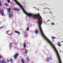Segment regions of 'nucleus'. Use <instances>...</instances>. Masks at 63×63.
<instances>
[{"label":"nucleus","instance_id":"nucleus-33","mask_svg":"<svg viewBox=\"0 0 63 63\" xmlns=\"http://www.w3.org/2000/svg\"><path fill=\"white\" fill-rule=\"evenodd\" d=\"M47 9V8H44V9Z\"/></svg>","mask_w":63,"mask_h":63},{"label":"nucleus","instance_id":"nucleus-36","mask_svg":"<svg viewBox=\"0 0 63 63\" xmlns=\"http://www.w3.org/2000/svg\"><path fill=\"white\" fill-rule=\"evenodd\" d=\"M34 8H35V7H34Z\"/></svg>","mask_w":63,"mask_h":63},{"label":"nucleus","instance_id":"nucleus-37","mask_svg":"<svg viewBox=\"0 0 63 63\" xmlns=\"http://www.w3.org/2000/svg\"><path fill=\"white\" fill-rule=\"evenodd\" d=\"M38 10L39 11V9H38Z\"/></svg>","mask_w":63,"mask_h":63},{"label":"nucleus","instance_id":"nucleus-26","mask_svg":"<svg viewBox=\"0 0 63 63\" xmlns=\"http://www.w3.org/2000/svg\"><path fill=\"white\" fill-rule=\"evenodd\" d=\"M2 29V27H0V29Z\"/></svg>","mask_w":63,"mask_h":63},{"label":"nucleus","instance_id":"nucleus-13","mask_svg":"<svg viewBox=\"0 0 63 63\" xmlns=\"http://www.w3.org/2000/svg\"><path fill=\"white\" fill-rule=\"evenodd\" d=\"M28 52V50L26 49H25V53H26V54H27V52Z\"/></svg>","mask_w":63,"mask_h":63},{"label":"nucleus","instance_id":"nucleus-35","mask_svg":"<svg viewBox=\"0 0 63 63\" xmlns=\"http://www.w3.org/2000/svg\"><path fill=\"white\" fill-rule=\"evenodd\" d=\"M50 13H51V12H50Z\"/></svg>","mask_w":63,"mask_h":63},{"label":"nucleus","instance_id":"nucleus-23","mask_svg":"<svg viewBox=\"0 0 63 63\" xmlns=\"http://www.w3.org/2000/svg\"><path fill=\"white\" fill-rule=\"evenodd\" d=\"M47 62H49V58H47Z\"/></svg>","mask_w":63,"mask_h":63},{"label":"nucleus","instance_id":"nucleus-6","mask_svg":"<svg viewBox=\"0 0 63 63\" xmlns=\"http://www.w3.org/2000/svg\"><path fill=\"white\" fill-rule=\"evenodd\" d=\"M13 46V43H10L9 44V47H10V49H11V48L10 47H12V46Z\"/></svg>","mask_w":63,"mask_h":63},{"label":"nucleus","instance_id":"nucleus-12","mask_svg":"<svg viewBox=\"0 0 63 63\" xmlns=\"http://www.w3.org/2000/svg\"><path fill=\"white\" fill-rule=\"evenodd\" d=\"M35 32L36 34H38V33H39L38 30H36L35 31Z\"/></svg>","mask_w":63,"mask_h":63},{"label":"nucleus","instance_id":"nucleus-14","mask_svg":"<svg viewBox=\"0 0 63 63\" xmlns=\"http://www.w3.org/2000/svg\"><path fill=\"white\" fill-rule=\"evenodd\" d=\"M23 46L24 48L26 47V44H25V43H24Z\"/></svg>","mask_w":63,"mask_h":63},{"label":"nucleus","instance_id":"nucleus-15","mask_svg":"<svg viewBox=\"0 0 63 63\" xmlns=\"http://www.w3.org/2000/svg\"><path fill=\"white\" fill-rule=\"evenodd\" d=\"M21 61L22 63H24V60L23 59H21Z\"/></svg>","mask_w":63,"mask_h":63},{"label":"nucleus","instance_id":"nucleus-19","mask_svg":"<svg viewBox=\"0 0 63 63\" xmlns=\"http://www.w3.org/2000/svg\"><path fill=\"white\" fill-rule=\"evenodd\" d=\"M2 6V4H1V2L0 1V7Z\"/></svg>","mask_w":63,"mask_h":63},{"label":"nucleus","instance_id":"nucleus-21","mask_svg":"<svg viewBox=\"0 0 63 63\" xmlns=\"http://www.w3.org/2000/svg\"><path fill=\"white\" fill-rule=\"evenodd\" d=\"M2 28H4L5 27V26L4 25V26H2Z\"/></svg>","mask_w":63,"mask_h":63},{"label":"nucleus","instance_id":"nucleus-29","mask_svg":"<svg viewBox=\"0 0 63 63\" xmlns=\"http://www.w3.org/2000/svg\"><path fill=\"white\" fill-rule=\"evenodd\" d=\"M47 9H49V11H50V9L48 8H47Z\"/></svg>","mask_w":63,"mask_h":63},{"label":"nucleus","instance_id":"nucleus-20","mask_svg":"<svg viewBox=\"0 0 63 63\" xmlns=\"http://www.w3.org/2000/svg\"><path fill=\"white\" fill-rule=\"evenodd\" d=\"M5 6H6L7 7H8V5H7V3H5Z\"/></svg>","mask_w":63,"mask_h":63},{"label":"nucleus","instance_id":"nucleus-9","mask_svg":"<svg viewBox=\"0 0 63 63\" xmlns=\"http://www.w3.org/2000/svg\"><path fill=\"white\" fill-rule=\"evenodd\" d=\"M14 10H16V11H19V9L17 8H14Z\"/></svg>","mask_w":63,"mask_h":63},{"label":"nucleus","instance_id":"nucleus-32","mask_svg":"<svg viewBox=\"0 0 63 63\" xmlns=\"http://www.w3.org/2000/svg\"><path fill=\"white\" fill-rule=\"evenodd\" d=\"M44 23H45V21H44Z\"/></svg>","mask_w":63,"mask_h":63},{"label":"nucleus","instance_id":"nucleus-10","mask_svg":"<svg viewBox=\"0 0 63 63\" xmlns=\"http://www.w3.org/2000/svg\"><path fill=\"white\" fill-rule=\"evenodd\" d=\"M7 11L8 12L9 14L10 13V12H11V9H10V8H9L7 9Z\"/></svg>","mask_w":63,"mask_h":63},{"label":"nucleus","instance_id":"nucleus-1","mask_svg":"<svg viewBox=\"0 0 63 63\" xmlns=\"http://www.w3.org/2000/svg\"><path fill=\"white\" fill-rule=\"evenodd\" d=\"M13 0L15 1V2H16V4H17V5H18V6H19V7H20V8H21V9H22V10L23 12L24 13V14L27 15V12L26 11H25V10H24V9L22 7V5H21V4H20L16 0Z\"/></svg>","mask_w":63,"mask_h":63},{"label":"nucleus","instance_id":"nucleus-18","mask_svg":"<svg viewBox=\"0 0 63 63\" xmlns=\"http://www.w3.org/2000/svg\"><path fill=\"white\" fill-rule=\"evenodd\" d=\"M7 1L8 3H10V0H7Z\"/></svg>","mask_w":63,"mask_h":63},{"label":"nucleus","instance_id":"nucleus-11","mask_svg":"<svg viewBox=\"0 0 63 63\" xmlns=\"http://www.w3.org/2000/svg\"><path fill=\"white\" fill-rule=\"evenodd\" d=\"M4 10H1V9H0V13H4Z\"/></svg>","mask_w":63,"mask_h":63},{"label":"nucleus","instance_id":"nucleus-24","mask_svg":"<svg viewBox=\"0 0 63 63\" xmlns=\"http://www.w3.org/2000/svg\"><path fill=\"white\" fill-rule=\"evenodd\" d=\"M51 24H52V25H54V24L53 22H52Z\"/></svg>","mask_w":63,"mask_h":63},{"label":"nucleus","instance_id":"nucleus-7","mask_svg":"<svg viewBox=\"0 0 63 63\" xmlns=\"http://www.w3.org/2000/svg\"><path fill=\"white\" fill-rule=\"evenodd\" d=\"M15 32L16 33H17L18 34H20V32L18 31H15Z\"/></svg>","mask_w":63,"mask_h":63},{"label":"nucleus","instance_id":"nucleus-25","mask_svg":"<svg viewBox=\"0 0 63 63\" xmlns=\"http://www.w3.org/2000/svg\"><path fill=\"white\" fill-rule=\"evenodd\" d=\"M27 60H28V61H29V59L28 58V57L27 58Z\"/></svg>","mask_w":63,"mask_h":63},{"label":"nucleus","instance_id":"nucleus-3","mask_svg":"<svg viewBox=\"0 0 63 63\" xmlns=\"http://www.w3.org/2000/svg\"><path fill=\"white\" fill-rule=\"evenodd\" d=\"M0 63H6V61L4 60H1L0 61Z\"/></svg>","mask_w":63,"mask_h":63},{"label":"nucleus","instance_id":"nucleus-16","mask_svg":"<svg viewBox=\"0 0 63 63\" xmlns=\"http://www.w3.org/2000/svg\"><path fill=\"white\" fill-rule=\"evenodd\" d=\"M29 28L28 27L27 28V29L26 30V31H28L29 30Z\"/></svg>","mask_w":63,"mask_h":63},{"label":"nucleus","instance_id":"nucleus-5","mask_svg":"<svg viewBox=\"0 0 63 63\" xmlns=\"http://www.w3.org/2000/svg\"><path fill=\"white\" fill-rule=\"evenodd\" d=\"M57 45H58V46H59V47L61 46V43H60V42H58L57 43Z\"/></svg>","mask_w":63,"mask_h":63},{"label":"nucleus","instance_id":"nucleus-31","mask_svg":"<svg viewBox=\"0 0 63 63\" xmlns=\"http://www.w3.org/2000/svg\"><path fill=\"white\" fill-rule=\"evenodd\" d=\"M49 59H50V60H51V58H50Z\"/></svg>","mask_w":63,"mask_h":63},{"label":"nucleus","instance_id":"nucleus-8","mask_svg":"<svg viewBox=\"0 0 63 63\" xmlns=\"http://www.w3.org/2000/svg\"><path fill=\"white\" fill-rule=\"evenodd\" d=\"M10 62H11L12 63L13 62V58H10Z\"/></svg>","mask_w":63,"mask_h":63},{"label":"nucleus","instance_id":"nucleus-27","mask_svg":"<svg viewBox=\"0 0 63 63\" xmlns=\"http://www.w3.org/2000/svg\"><path fill=\"white\" fill-rule=\"evenodd\" d=\"M10 61L9 60H7V62H10Z\"/></svg>","mask_w":63,"mask_h":63},{"label":"nucleus","instance_id":"nucleus-28","mask_svg":"<svg viewBox=\"0 0 63 63\" xmlns=\"http://www.w3.org/2000/svg\"><path fill=\"white\" fill-rule=\"evenodd\" d=\"M1 55H0V59H1Z\"/></svg>","mask_w":63,"mask_h":63},{"label":"nucleus","instance_id":"nucleus-22","mask_svg":"<svg viewBox=\"0 0 63 63\" xmlns=\"http://www.w3.org/2000/svg\"><path fill=\"white\" fill-rule=\"evenodd\" d=\"M52 39H55V38L53 36L52 37Z\"/></svg>","mask_w":63,"mask_h":63},{"label":"nucleus","instance_id":"nucleus-17","mask_svg":"<svg viewBox=\"0 0 63 63\" xmlns=\"http://www.w3.org/2000/svg\"><path fill=\"white\" fill-rule=\"evenodd\" d=\"M5 15H4V13H3L2 14H1V16H4Z\"/></svg>","mask_w":63,"mask_h":63},{"label":"nucleus","instance_id":"nucleus-30","mask_svg":"<svg viewBox=\"0 0 63 63\" xmlns=\"http://www.w3.org/2000/svg\"><path fill=\"white\" fill-rule=\"evenodd\" d=\"M9 31H7V32H9Z\"/></svg>","mask_w":63,"mask_h":63},{"label":"nucleus","instance_id":"nucleus-34","mask_svg":"<svg viewBox=\"0 0 63 63\" xmlns=\"http://www.w3.org/2000/svg\"><path fill=\"white\" fill-rule=\"evenodd\" d=\"M48 20V21H50L49 20Z\"/></svg>","mask_w":63,"mask_h":63},{"label":"nucleus","instance_id":"nucleus-2","mask_svg":"<svg viewBox=\"0 0 63 63\" xmlns=\"http://www.w3.org/2000/svg\"><path fill=\"white\" fill-rule=\"evenodd\" d=\"M18 55H19V54H18V53L17 52V53H16L13 56V57H14L15 59H16L17 58Z\"/></svg>","mask_w":63,"mask_h":63},{"label":"nucleus","instance_id":"nucleus-4","mask_svg":"<svg viewBox=\"0 0 63 63\" xmlns=\"http://www.w3.org/2000/svg\"><path fill=\"white\" fill-rule=\"evenodd\" d=\"M14 15H13V13H11V14H10L9 15V17L10 18H11V17H13Z\"/></svg>","mask_w":63,"mask_h":63}]
</instances>
